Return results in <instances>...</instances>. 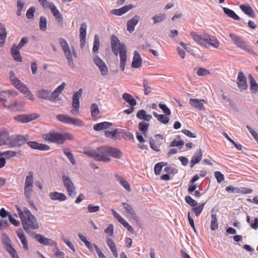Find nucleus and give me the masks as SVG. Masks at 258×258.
<instances>
[{"label": "nucleus", "instance_id": "nucleus-43", "mask_svg": "<svg viewBox=\"0 0 258 258\" xmlns=\"http://www.w3.org/2000/svg\"><path fill=\"white\" fill-rule=\"evenodd\" d=\"M190 35L192 38L199 44L201 45H204V42H205V40L204 39V36L202 37L200 35H198L196 32H192L190 33Z\"/></svg>", "mask_w": 258, "mask_h": 258}, {"label": "nucleus", "instance_id": "nucleus-45", "mask_svg": "<svg viewBox=\"0 0 258 258\" xmlns=\"http://www.w3.org/2000/svg\"><path fill=\"white\" fill-rule=\"evenodd\" d=\"M149 126V124L145 122H140L139 123V130L146 137Z\"/></svg>", "mask_w": 258, "mask_h": 258}, {"label": "nucleus", "instance_id": "nucleus-18", "mask_svg": "<svg viewBox=\"0 0 258 258\" xmlns=\"http://www.w3.org/2000/svg\"><path fill=\"white\" fill-rule=\"evenodd\" d=\"M140 18L138 15H135L132 19L128 20L127 22V30L130 33H132L135 30V27L138 23Z\"/></svg>", "mask_w": 258, "mask_h": 258}, {"label": "nucleus", "instance_id": "nucleus-57", "mask_svg": "<svg viewBox=\"0 0 258 258\" xmlns=\"http://www.w3.org/2000/svg\"><path fill=\"white\" fill-rule=\"evenodd\" d=\"M84 154L89 157L93 158L96 161V150L92 149L86 150L84 151Z\"/></svg>", "mask_w": 258, "mask_h": 258}, {"label": "nucleus", "instance_id": "nucleus-32", "mask_svg": "<svg viewBox=\"0 0 258 258\" xmlns=\"http://www.w3.org/2000/svg\"><path fill=\"white\" fill-rule=\"evenodd\" d=\"M137 117L140 119L149 121L152 119V116L150 114H146V111L145 110L141 109L137 112Z\"/></svg>", "mask_w": 258, "mask_h": 258}, {"label": "nucleus", "instance_id": "nucleus-60", "mask_svg": "<svg viewBox=\"0 0 258 258\" xmlns=\"http://www.w3.org/2000/svg\"><path fill=\"white\" fill-rule=\"evenodd\" d=\"M164 171L169 175L175 174L178 172L177 169L172 166H167L164 169Z\"/></svg>", "mask_w": 258, "mask_h": 258}, {"label": "nucleus", "instance_id": "nucleus-52", "mask_svg": "<svg viewBox=\"0 0 258 258\" xmlns=\"http://www.w3.org/2000/svg\"><path fill=\"white\" fill-rule=\"evenodd\" d=\"M47 20L45 17L41 16L39 21V27L41 30L44 31L46 30Z\"/></svg>", "mask_w": 258, "mask_h": 258}, {"label": "nucleus", "instance_id": "nucleus-3", "mask_svg": "<svg viewBox=\"0 0 258 258\" xmlns=\"http://www.w3.org/2000/svg\"><path fill=\"white\" fill-rule=\"evenodd\" d=\"M24 195L28 202L32 206V172L30 171L26 177L24 186Z\"/></svg>", "mask_w": 258, "mask_h": 258}, {"label": "nucleus", "instance_id": "nucleus-63", "mask_svg": "<svg viewBox=\"0 0 258 258\" xmlns=\"http://www.w3.org/2000/svg\"><path fill=\"white\" fill-rule=\"evenodd\" d=\"M152 19L154 20V24L160 22L165 19L164 14L156 15L153 17Z\"/></svg>", "mask_w": 258, "mask_h": 258}, {"label": "nucleus", "instance_id": "nucleus-10", "mask_svg": "<svg viewBox=\"0 0 258 258\" xmlns=\"http://www.w3.org/2000/svg\"><path fill=\"white\" fill-rule=\"evenodd\" d=\"M120 57V69L123 71L125 69V62L126 61V48L124 44H121L118 47Z\"/></svg>", "mask_w": 258, "mask_h": 258}, {"label": "nucleus", "instance_id": "nucleus-17", "mask_svg": "<svg viewBox=\"0 0 258 258\" xmlns=\"http://www.w3.org/2000/svg\"><path fill=\"white\" fill-rule=\"evenodd\" d=\"M204 99H198L190 98L189 100V104L192 107L196 108L200 110H203L205 109Z\"/></svg>", "mask_w": 258, "mask_h": 258}, {"label": "nucleus", "instance_id": "nucleus-4", "mask_svg": "<svg viewBox=\"0 0 258 258\" xmlns=\"http://www.w3.org/2000/svg\"><path fill=\"white\" fill-rule=\"evenodd\" d=\"M56 119L60 122L75 126L82 127L84 125L83 121L78 118H74L70 115L64 114H59L56 116Z\"/></svg>", "mask_w": 258, "mask_h": 258}, {"label": "nucleus", "instance_id": "nucleus-19", "mask_svg": "<svg viewBox=\"0 0 258 258\" xmlns=\"http://www.w3.org/2000/svg\"><path fill=\"white\" fill-rule=\"evenodd\" d=\"M24 215L26 217V222L28 225V232L30 233L32 229V220L31 219L32 214L31 212L26 207H24L23 210Z\"/></svg>", "mask_w": 258, "mask_h": 258}, {"label": "nucleus", "instance_id": "nucleus-59", "mask_svg": "<svg viewBox=\"0 0 258 258\" xmlns=\"http://www.w3.org/2000/svg\"><path fill=\"white\" fill-rule=\"evenodd\" d=\"M25 3L22 0H18L17 2V15L20 16L21 15V12L24 8Z\"/></svg>", "mask_w": 258, "mask_h": 258}, {"label": "nucleus", "instance_id": "nucleus-11", "mask_svg": "<svg viewBox=\"0 0 258 258\" xmlns=\"http://www.w3.org/2000/svg\"><path fill=\"white\" fill-rule=\"evenodd\" d=\"M27 137L18 135L16 137L12 138L9 143L11 147H19L28 141Z\"/></svg>", "mask_w": 258, "mask_h": 258}, {"label": "nucleus", "instance_id": "nucleus-6", "mask_svg": "<svg viewBox=\"0 0 258 258\" xmlns=\"http://www.w3.org/2000/svg\"><path fill=\"white\" fill-rule=\"evenodd\" d=\"M96 158L98 161L107 162L111 161L110 158L108 157L106 146L98 147L97 149Z\"/></svg>", "mask_w": 258, "mask_h": 258}, {"label": "nucleus", "instance_id": "nucleus-48", "mask_svg": "<svg viewBox=\"0 0 258 258\" xmlns=\"http://www.w3.org/2000/svg\"><path fill=\"white\" fill-rule=\"evenodd\" d=\"M111 47H119L121 44H124L123 43H121L117 37L114 34L112 35L111 36Z\"/></svg>", "mask_w": 258, "mask_h": 258}, {"label": "nucleus", "instance_id": "nucleus-53", "mask_svg": "<svg viewBox=\"0 0 258 258\" xmlns=\"http://www.w3.org/2000/svg\"><path fill=\"white\" fill-rule=\"evenodd\" d=\"M91 112L92 117H96L99 113L98 107L96 104L93 103L91 105Z\"/></svg>", "mask_w": 258, "mask_h": 258}, {"label": "nucleus", "instance_id": "nucleus-49", "mask_svg": "<svg viewBox=\"0 0 258 258\" xmlns=\"http://www.w3.org/2000/svg\"><path fill=\"white\" fill-rule=\"evenodd\" d=\"M143 87L144 88L145 95H148L151 93L152 88L149 85V83L146 80H144L143 81Z\"/></svg>", "mask_w": 258, "mask_h": 258}, {"label": "nucleus", "instance_id": "nucleus-14", "mask_svg": "<svg viewBox=\"0 0 258 258\" xmlns=\"http://www.w3.org/2000/svg\"><path fill=\"white\" fill-rule=\"evenodd\" d=\"M122 206L125 212L130 215L131 217L133 220L136 222L139 221V218L131 205L127 203L124 202L122 203Z\"/></svg>", "mask_w": 258, "mask_h": 258}, {"label": "nucleus", "instance_id": "nucleus-24", "mask_svg": "<svg viewBox=\"0 0 258 258\" xmlns=\"http://www.w3.org/2000/svg\"><path fill=\"white\" fill-rule=\"evenodd\" d=\"M116 180L126 190L130 191L131 187L129 183L125 180L121 175L118 173L114 174Z\"/></svg>", "mask_w": 258, "mask_h": 258}, {"label": "nucleus", "instance_id": "nucleus-36", "mask_svg": "<svg viewBox=\"0 0 258 258\" xmlns=\"http://www.w3.org/2000/svg\"><path fill=\"white\" fill-rule=\"evenodd\" d=\"M218 228V222L217 214L212 213L211 219V229L214 231Z\"/></svg>", "mask_w": 258, "mask_h": 258}, {"label": "nucleus", "instance_id": "nucleus-56", "mask_svg": "<svg viewBox=\"0 0 258 258\" xmlns=\"http://www.w3.org/2000/svg\"><path fill=\"white\" fill-rule=\"evenodd\" d=\"M185 201L187 204L191 207H195L198 205L197 202L192 199L189 196H186L185 197Z\"/></svg>", "mask_w": 258, "mask_h": 258}, {"label": "nucleus", "instance_id": "nucleus-35", "mask_svg": "<svg viewBox=\"0 0 258 258\" xmlns=\"http://www.w3.org/2000/svg\"><path fill=\"white\" fill-rule=\"evenodd\" d=\"M106 242L107 245L109 246L111 252H112L113 255L115 257H117L118 256V253L114 242L111 239L107 238Z\"/></svg>", "mask_w": 258, "mask_h": 258}, {"label": "nucleus", "instance_id": "nucleus-38", "mask_svg": "<svg viewBox=\"0 0 258 258\" xmlns=\"http://www.w3.org/2000/svg\"><path fill=\"white\" fill-rule=\"evenodd\" d=\"M9 134L7 132L0 133V146L3 145H9Z\"/></svg>", "mask_w": 258, "mask_h": 258}, {"label": "nucleus", "instance_id": "nucleus-34", "mask_svg": "<svg viewBox=\"0 0 258 258\" xmlns=\"http://www.w3.org/2000/svg\"><path fill=\"white\" fill-rule=\"evenodd\" d=\"M10 80L13 85L18 89L23 83L16 77L15 73L11 71L10 75Z\"/></svg>", "mask_w": 258, "mask_h": 258}, {"label": "nucleus", "instance_id": "nucleus-8", "mask_svg": "<svg viewBox=\"0 0 258 258\" xmlns=\"http://www.w3.org/2000/svg\"><path fill=\"white\" fill-rule=\"evenodd\" d=\"M33 238L43 246H56V243L55 241L46 237L43 235L33 233Z\"/></svg>", "mask_w": 258, "mask_h": 258}, {"label": "nucleus", "instance_id": "nucleus-16", "mask_svg": "<svg viewBox=\"0 0 258 258\" xmlns=\"http://www.w3.org/2000/svg\"><path fill=\"white\" fill-rule=\"evenodd\" d=\"M238 88L241 90H246L247 88L246 79L242 72H239L237 79Z\"/></svg>", "mask_w": 258, "mask_h": 258}, {"label": "nucleus", "instance_id": "nucleus-55", "mask_svg": "<svg viewBox=\"0 0 258 258\" xmlns=\"http://www.w3.org/2000/svg\"><path fill=\"white\" fill-rule=\"evenodd\" d=\"M184 144V143L183 141H177L176 140H174L171 142L169 147H177L179 149H180L182 148Z\"/></svg>", "mask_w": 258, "mask_h": 258}, {"label": "nucleus", "instance_id": "nucleus-58", "mask_svg": "<svg viewBox=\"0 0 258 258\" xmlns=\"http://www.w3.org/2000/svg\"><path fill=\"white\" fill-rule=\"evenodd\" d=\"M204 204H202V205H199L197 207L192 208V211L195 213V215L197 217L199 216L201 213H202L204 209Z\"/></svg>", "mask_w": 258, "mask_h": 258}, {"label": "nucleus", "instance_id": "nucleus-25", "mask_svg": "<svg viewBox=\"0 0 258 258\" xmlns=\"http://www.w3.org/2000/svg\"><path fill=\"white\" fill-rule=\"evenodd\" d=\"M133 8V6L131 5H128L122 7L119 9H114L111 11V13L116 16H121L127 12L130 11Z\"/></svg>", "mask_w": 258, "mask_h": 258}, {"label": "nucleus", "instance_id": "nucleus-62", "mask_svg": "<svg viewBox=\"0 0 258 258\" xmlns=\"http://www.w3.org/2000/svg\"><path fill=\"white\" fill-rule=\"evenodd\" d=\"M16 155V152L12 151H7L0 153V157L5 156L7 158L13 157Z\"/></svg>", "mask_w": 258, "mask_h": 258}, {"label": "nucleus", "instance_id": "nucleus-64", "mask_svg": "<svg viewBox=\"0 0 258 258\" xmlns=\"http://www.w3.org/2000/svg\"><path fill=\"white\" fill-rule=\"evenodd\" d=\"M214 176L218 183H221L224 180V175L220 171H215L214 172Z\"/></svg>", "mask_w": 258, "mask_h": 258}, {"label": "nucleus", "instance_id": "nucleus-9", "mask_svg": "<svg viewBox=\"0 0 258 258\" xmlns=\"http://www.w3.org/2000/svg\"><path fill=\"white\" fill-rule=\"evenodd\" d=\"M94 63L99 68L101 74L106 76L108 74V69L105 63L98 55H95L93 57Z\"/></svg>", "mask_w": 258, "mask_h": 258}, {"label": "nucleus", "instance_id": "nucleus-23", "mask_svg": "<svg viewBox=\"0 0 258 258\" xmlns=\"http://www.w3.org/2000/svg\"><path fill=\"white\" fill-rule=\"evenodd\" d=\"M36 95L40 99L51 101L50 91L49 90L45 89L39 90L37 92Z\"/></svg>", "mask_w": 258, "mask_h": 258}, {"label": "nucleus", "instance_id": "nucleus-33", "mask_svg": "<svg viewBox=\"0 0 258 258\" xmlns=\"http://www.w3.org/2000/svg\"><path fill=\"white\" fill-rule=\"evenodd\" d=\"M122 98L128 103L131 106H135L137 104L136 99L130 94L124 93L122 95Z\"/></svg>", "mask_w": 258, "mask_h": 258}, {"label": "nucleus", "instance_id": "nucleus-1", "mask_svg": "<svg viewBox=\"0 0 258 258\" xmlns=\"http://www.w3.org/2000/svg\"><path fill=\"white\" fill-rule=\"evenodd\" d=\"M42 138L44 140L57 144H62L65 141L73 140L74 137L73 135L69 133L61 134L54 131L50 132L48 134H43Z\"/></svg>", "mask_w": 258, "mask_h": 258}, {"label": "nucleus", "instance_id": "nucleus-29", "mask_svg": "<svg viewBox=\"0 0 258 258\" xmlns=\"http://www.w3.org/2000/svg\"><path fill=\"white\" fill-rule=\"evenodd\" d=\"M239 7L242 11L248 17L251 18H254L255 17V12L251 7L244 5H241L239 6Z\"/></svg>", "mask_w": 258, "mask_h": 258}, {"label": "nucleus", "instance_id": "nucleus-46", "mask_svg": "<svg viewBox=\"0 0 258 258\" xmlns=\"http://www.w3.org/2000/svg\"><path fill=\"white\" fill-rule=\"evenodd\" d=\"M64 154L67 157L71 163L73 165H75L76 163V160L74 158L73 154L72 152L67 149H65L63 151Z\"/></svg>", "mask_w": 258, "mask_h": 258}, {"label": "nucleus", "instance_id": "nucleus-31", "mask_svg": "<svg viewBox=\"0 0 258 258\" xmlns=\"http://www.w3.org/2000/svg\"><path fill=\"white\" fill-rule=\"evenodd\" d=\"M14 119L19 122L26 123L32 120V115L30 114H22L15 116Z\"/></svg>", "mask_w": 258, "mask_h": 258}, {"label": "nucleus", "instance_id": "nucleus-39", "mask_svg": "<svg viewBox=\"0 0 258 258\" xmlns=\"http://www.w3.org/2000/svg\"><path fill=\"white\" fill-rule=\"evenodd\" d=\"M223 11L224 13L228 17L233 19L235 20H239L240 17L237 15L232 10L227 8H223Z\"/></svg>", "mask_w": 258, "mask_h": 258}, {"label": "nucleus", "instance_id": "nucleus-50", "mask_svg": "<svg viewBox=\"0 0 258 258\" xmlns=\"http://www.w3.org/2000/svg\"><path fill=\"white\" fill-rule=\"evenodd\" d=\"M60 238L67 245V246L69 247L71 249H72L74 252L76 251L75 247L73 244L63 234L60 235Z\"/></svg>", "mask_w": 258, "mask_h": 258}, {"label": "nucleus", "instance_id": "nucleus-54", "mask_svg": "<svg viewBox=\"0 0 258 258\" xmlns=\"http://www.w3.org/2000/svg\"><path fill=\"white\" fill-rule=\"evenodd\" d=\"M54 249L53 250V251L55 255L58 258H64V253L60 250L59 248L57 246V244H56V246H54Z\"/></svg>", "mask_w": 258, "mask_h": 258}, {"label": "nucleus", "instance_id": "nucleus-22", "mask_svg": "<svg viewBox=\"0 0 258 258\" xmlns=\"http://www.w3.org/2000/svg\"><path fill=\"white\" fill-rule=\"evenodd\" d=\"M108 157L110 156L115 158H120L121 157V152L117 148L111 147H107Z\"/></svg>", "mask_w": 258, "mask_h": 258}, {"label": "nucleus", "instance_id": "nucleus-26", "mask_svg": "<svg viewBox=\"0 0 258 258\" xmlns=\"http://www.w3.org/2000/svg\"><path fill=\"white\" fill-rule=\"evenodd\" d=\"M49 196L53 201H64L67 199V197L64 194L57 191L50 192Z\"/></svg>", "mask_w": 258, "mask_h": 258}, {"label": "nucleus", "instance_id": "nucleus-51", "mask_svg": "<svg viewBox=\"0 0 258 258\" xmlns=\"http://www.w3.org/2000/svg\"><path fill=\"white\" fill-rule=\"evenodd\" d=\"M210 73V71L203 68H199L196 69V74L198 76H205Z\"/></svg>", "mask_w": 258, "mask_h": 258}, {"label": "nucleus", "instance_id": "nucleus-37", "mask_svg": "<svg viewBox=\"0 0 258 258\" xmlns=\"http://www.w3.org/2000/svg\"><path fill=\"white\" fill-rule=\"evenodd\" d=\"M33 149L44 151L49 150L50 149V147L46 144L33 142Z\"/></svg>", "mask_w": 258, "mask_h": 258}, {"label": "nucleus", "instance_id": "nucleus-5", "mask_svg": "<svg viewBox=\"0 0 258 258\" xmlns=\"http://www.w3.org/2000/svg\"><path fill=\"white\" fill-rule=\"evenodd\" d=\"M83 90L80 89L75 92L73 96L72 109L70 112L73 115H77L79 113L80 108V98L82 96Z\"/></svg>", "mask_w": 258, "mask_h": 258}, {"label": "nucleus", "instance_id": "nucleus-40", "mask_svg": "<svg viewBox=\"0 0 258 258\" xmlns=\"http://www.w3.org/2000/svg\"><path fill=\"white\" fill-rule=\"evenodd\" d=\"M23 106L20 101H16L13 104L9 105L8 109L11 111H20L22 110Z\"/></svg>", "mask_w": 258, "mask_h": 258}, {"label": "nucleus", "instance_id": "nucleus-28", "mask_svg": "<svg viewBox=\"0 0 258 258\" xmlns=\"http://www.w3.org/2000/svg\"><path fill=\"white\" fill-rule=\"evenodd\" d=\"M112 125V123L109 122H102L94 125L93 129L95 131H100L109 128Z\"/></svg>", "mask_w": 258, "mask_h": 258}, {"label": "nucleus", "instance_id": "nucleus-20", "mask_svg": "<svg viewBox=\"0 0 258 258\" xmlns=\"http://www.w3.org/2000/svg\"><path fill=\"white\" fill-rule=\"evenodd\" d=\"M20 48L16 46V44L13 45L11 49V54L14 59L17 62L22 61V57L20 55Z\"/></svg>", "mask_w": 258, "mask_h": 258}, {"label": "nucleus", "instance_id": "nucleus-30", "mask_svg": "<svg viewBox=\"0 0 258 258\" xmlns=\"http://www.w3.org/2000/svg\"><path fill=\"white\" fill-rule=\"evenodd\" d=\"M16 208L21 219L24 229L26 232H28V225L26 222V217L24 215L23 211L18 206H16Z\"/></svg>", "mask_w": 258, "mask_h": 258}, {"label": "nucleus", "instance_id": "nucleus-21", "mask_svg": "<svg viewBox=\"0 0 258 258\" xmlns=\"http://www.w3.org/2000/svg\"><path fill=\"white\" fill-rule=\"evenodd\" d=\"M142 59L139 52L136 50L133 59L132 67L134 68H138L142 65Z\"/></svg>", "mask_w": 258, "mask_h": 258}, {"label": "nucleus", "instance_id": "nucleus-42", "mask_svg": "<svg viewBox=\"0 0 258 258\" xmlns=\"http://www.w3.org/2000/svg\"><path fill=\"white\" fill-rule=\"evenodd\" d=\"M248 77L250 80L251 91L255 93L258 91V85L251 74H249Z\"/></svg>", "mask_w": 258, "mask_h": 258}, {"label": "nucleus", "instance_id": "nucleus-27", "mask_svg": "<svg viewBox=\"0 0 258 258\" xmlns=\"http://www.w3.org/2000/svg\"><path fill=\"white\" fill-rule=\"evenodd\" d=\"M203 153L201 149L198 150L192 157L190 161V167L192 168L196 164L199 163L202 159Z\"/></svg>", "mask_w": 258, "mask_h": 258}, {"label": "nucleus", "instance_id": "nucleus-44", "mask_svg": "<svg viewBox=\"0 0 258 258\" xmlns=\"http://www.w3.org/2000/svg\"><path fill=\"white\" fill-rule=\"evenodd\" d=\"M7 37L6 28L4 26L0 27V47L3 46Z\"/></svg>", "mask_w": 258, "mask_h": 258}, {"label": "nucleus", "instance_id": "nucleus-7", "mask_svg": "<svg viewBox=\"0 0 258 258\" xmlns=\"http://www.w3.org/2000/svg\"><path fill=\"white\" fill-rule=\"evenodd\" d=\"M62 179L69 195L71 197L75 196L76 195L75 186L70 177L66 175H63Z\"/></svg>", "mask_w": 258, "mask_h": 258}, {"label": "nucleus", "instance_id": "nucleus-61", "mask_svg": "<svg viewBox=\"0 0 258 258\" xmlns=\"http://www.w3.org/2000/svg\"><path fill=\"white\" fill-rule=\"evenodd\" d=\"M117 128H115L112 131H105L104 132V135L105 137L107 138H114L117 134Z\"/></svg>", "mask_w": 258, "mask_h": 258}, {"label": "nucleus", "instance_id": "nucleus-13", "mask_svg": "<svg viewBox=\"0 0 258 258\" xmlns=\"http://www.w3.org/2000/svg\"><path fill=\"white\" fill-rule=\"evenodd\" d=\"M62 49L68 61L69 67L72 69L74 68L75 64L74 62L72 55V51L70 48L69 44L63 47Z\"/></svg>", "mask_w": 258, "mask_h": 258}, {"label": "nucleus", "instance_id": "nucleus-41", "mask_svg": "<svg viewBox=\"0 0 258 258\" xmlns=\"http://www.w3.org/2000/svg\"><path fill=\"white\" fill-rule=\"evenodd\" d=\"M153 114L157 119V120L159 122H160L163 124H167L169 122V117L165 116L164 115L158 114L156 112H153Z\"/></svg>", "mask_w": 258, "mask_h": 258}, {"label": "nucleus", "instance_id": "nucleus-47", "mask_svg": "<svg viewBox=\"0 0 258 258\" xmlns=\"http://www.w3.org/2000/svg\"><path fill=\"white\" fill-rule=\"evenodd\" d=\"M100 47V40L99 37L98 35L96 34L94 36V40L93 43V46L92 48V51L93 53L98 52Z\"/></svg>", "mask_w": 258, "mask_h": 258}, {"label": "nucleus", "instance_id": "nucleus-2", "mask_svg": "<svg viewBox=\"0 0 258 258\" xmlns=\"http://www.w3.org/2000/svg\"><path fill=\"white\" fill-rule=\"evenodd\" d=\"M229 37L237 47L251 54H255L252 49L243 40L242 37L232 33L229 34Z\"/></svg>", "mask_w": 258, "mask_h": 258}, {"label": "nucleus", "instance_id": "nucleus-12", "mask_svg": "<svg viewBox=\"0 0 258 258\" xmlns=\"http://www.w3.org/2000/svg\"><path fill=\"white\" fill-rule=\"evenodd\" d=\"M87 25L86 23H83L80 28V47L82 49L84 48L85 43H86V35H87Z\"/></svg>", "mask_w": 258, "mask_h": 258}, {"label": "nucleus", "instance_id": "nucleus-15", "mask_svg": "<svg viewBox=\"0 0 258 258\" xmlns=\"http://www.w3.org/2000/svg\"><path fill=\"white\" fill-rule=\"evenodd\" d=\"M204 39L205 42L208 43L214 48H218L219 47V41L215 37L208 34H206L204 35Z\"/></svg>", "mask_w": 258, "mask_h": 258}]
</instances>
